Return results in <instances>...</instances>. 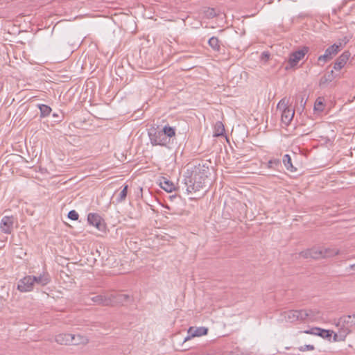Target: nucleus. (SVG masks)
<instances>
[{
  "instance_id": "obj_1",
  "label": "nucleus",
  "mask_w": 355,
  "mask_h": 355,
  "mask_svg": "<svg viewBox=\"0 0 355 355\" xmlns=\"http://www.w3.org/2000/svg\"><path fill=\"white\" fill-rule=\"evenodd\" d=\"M205 178L199 172L192 173L191 175L184 178V184L187 193L196 192L200 191L205 186Z\"/></svg>"
},
{
  "instance_id": "obj_2",
  "label": "nucleus",
  "mask_w": 355,
  "mask_h": 355,
  "mask_svg": "<svg viewBox=\"0 0 355 355\" xmlns=\"http://www.w3.org/2000/svg\"><path fill=\"white\" fill-rule=\"evenodd\" d=\"M288 104L289 100L286 98H283L279 101L277 106V109L282 112V121L286 125H288L291 123L295 114L294 110L289 107Z\"/></svg>"
},
{
  "instance_id": "obj_3",
  "label": "nucleus",
  "mask_w": 355,
  "mask_h": 355,
  "mask_svg": "<svg viewBox=\"0 0 355 355\" xmlns=\"http://www.w3.org/2000/svg\"><path fill=\"white\" fill-rule=\"evenodd\" d=\"M341 48V42H339L338 44H334L333 45L327 48L325 50L324 53L318 57V64H323L326 63L327 61L332 59L333 57L335 56L340 51Z\"/></svg>"
},
{
  "instance_id": "obj_4",
  "label": "nucleus",
  "mask_w": 355,
  "mask_h": 355,
  "mask_svg": "<svg viewBox=\"0 0 355 355\" xmlns=\"http://www.w3.org/2000/svg\"><path fill=\"white\" fill-rule=\"evenodd\" d=\"M305 315L306 313L302 312V310H288L281 313V316L283 318L282 320L288 322H294L298 320L303 321Z\"/></svg>"
},
{
  "instance_id": "obj_5",
  "label": "nucleus",
  "mask_w": 355,
  "mask_h": 355,
  "mask_svg": "<svg viewBox=\"0 0 355 355\" xmlns=\"http://www.w3.org/2000/svg\"><path fill=\"white\" fill-rule=\"evenodd\" d=\"M35 276L27 275L19 279L17 284V289L22 293L32 291L34 288Z\"/></svg>"
},
{
  "instance_id": "obj_6",
  "label": "nucleus",
  "mask_w": 355,
  "mask_h": 355,
  "mask_svg": "<svg viewBox=\"0 0 355 355\" xmlns=\"http://www.w3.org/2000/svg\"><path fill=\"white\" fill-rule=\"evenodd\" d=\"M87 300V303L91 301L95 305L105 306H111L112 302L111 297H109V293L89 296Z\"/></svg>"
},
{
  "instance_id": "obj_7",
  "label": "nucleus",
  "mask_w": 355,
  "mask_h": 355,
  "mask_svg": "<svg viewBox=\"0 0 355 355\" xmlns=\"http://www.w3.org/2000/svg\"><path fill=\"white\" fill-rule=\"evenodd\" d=\"M149 137L153 146H166L169 142L162 130L149 132Z\"/></svg>"
},
{
  "instance_id": "obj_8",
  "label": "nucleus",
  "mask_w": 355,
  "mask_h": 355,
  "mask_svg": "<svg viewBox=\"0 0 355 355\" xmlns=\"http://www.w3.org/2000/svg\"><path fill=\"white\" fill-rule=\"evenodd\" d=\"M309 47L304 46L301 49L291 53L288 58V64L291 67H293L297 64L304 55L309 52Z\"/></svg>"
},
{
  "instance_id": "obj_9",
  "label": "nucleus",
  "mask_w": 355,
  "mask_h": 355,
  "mask_svg": "<svg viewBox=\"0 0 355 355\" xmlns=\"http://www.w3.org/2000/svg\"><path fill=\"white\" fill-rule=\"evenodd\" d=\"M15 219L13 216H3L0 223V229L5 234H10L14 227Z\"/></svg>"
},
{
  "instance_id": "obj_10",
  "label": "nucleus",
  "mask_w": 355,
  "mask_h": 355,
  "mask_svg": "<svg viewBox=\"0 0 355 355\" xmlns=\"http://www.w3.org/2000/svg\"><path fill=\"white\" fill-rule=\"evenodd\" d=\"M208 332V329L205 327H191L189 328L187 331V336L185 337L184 339L183 343L187 342V340L194 338V337H198L207 335Z\"/></svg>"
},
{
  "instance_id": "obj_11",
  "label": "nucleus",
  "mask_w": 355,
  "mask_h": 355,
  "mask_svg": "<svg viewBox=\"0 0 355 355\" xmlns=\"http://www.w3.org/2000/svg\"><path fill=\"white\" fill-rule=\"evenodd\" d=\"M302 257L305 259L311 258L313 259H322V253L321 247H313L311 249H307L302 251L300 254Z\"/></svg>"
},
{
  "instance_id": "obj_12",
  "label": "nucleus",
  "mask_w": 355,
  "mask_h": 355,
  "mask_svg": "<svg viewBox=\"0 0 355 355\" xmlns=\"http://www.w3.org/2000/svg\"><path fill=\"white\" fill-rule=\"evenodd\" d=\"M87 221L89 225H93L98 230H102L104 227L102 218L98 214L89 213L87 216Z\"/></svg>"
},
{
  "instance_id": "obj_13",
  "label": "nucleus",
  "mask_w": 355,
  "mask_h": 355,
  "mask_svg": "<svg viewBox=\"0 0 355 355\" xmlns=\"http://www.w3.org/2000/svg\"><path fill=\"white\" fill-rule=\"evenodd\" d=\"M109 297H111V300L112 301L111 306H114L115 304H123L128 302L130 298V296L128 294L116 293H109Z\"/></svg>"
},
{
  "instance_id": "obj_14",
  "label": "nucleus",
  "mask_w": 355,
  "mask_h": 355,
  "mask_svg": "<svg viewBox=\"0 0 355 355\" xmlns=\"http://www.w3.org/2000/svg\"><path fill=\"white\" fill-rule=\"evenodd\" d=\"M349 57L350 53L348 51H345L336 60L334 65V69L335 70H340L345 67Z\"/></svg>"
},
{
  "instance_id": "obj_15",
  "label": "nucleus",
  "mask_w": 355,
  "mask_h": 355,
  "mask_svg": "<svg viewBox=\"0 0 355 355\" xmlns=\"http://www.w3.org/2000/svg\"><path fill=\"white\" fill-rule=\"evenodd\" d=\"M159 182L160 187L168 193L175 190V186L173 182L164 177H161L159 180Z\"/></svg>"
},
{
  "instance_id": "obj_16",
  "label": "nucleus",
  "mask_w": 355,
  "mask_h": 355,
  "mask_svg": "<svg viewBox=\"0 0 355 355\" xmlns=\"http://www.w3.org/2000/svg\"><path fill=\"white\" fill-rule=\"evenodd\" d=\"M322 259L334 257L340 253V250L336 248L321 247Z\"/></svg>"
},
{
  "instance_id": "obj_17",
  "label": "nucleus",
  "mask_w": 355,
  "mask_h": 355,
  "mask_svg": "<svg viewBox=\"0 0 355 355\" xmlns=\"http://www.w3.org/2000/svg\"><path fill=\"white\" fill-rule=\"evenodd\" d=\"M50 282V275L47 272H43L39 276H35V281H34V285L37 284L42 286H44L47 285Z\"/></svg>"
},
{
  "instance_id": "obj_18",
  "label": "nucleus",
  "mask_w": 355,
  "mask_h": 355,
  "mask_svg": "<svg viewBox=\"0 0 355 355\" xmlns=\"http://www.w3.org/2000/svg\"><path fill=\"white\" fill-rule=\"evenodd\" d=\"M302 312L306 313L304 320L309 319L311 320H318L321 318V313L319 310L315 309H302Z\"/></svg>"
},
{
  "instance_id": "obj_19",
  "label": "nucleus",
  "mask_w": 355,
  "mask_h": 355,
  "mask_svg": "<svg viewBox=\"0 0 355 355\" xmlns=\"http://www.w3.org/2000/svg\"><path fill=\"white\" fill-rule=\"evenodd\" d=\"M71 345H86L88 343L89 340L87 337L81 336V335H75V334H71Z\"/></svg>"
},
{
  "instance_id": "obj_20",
  "label": "nucleus",
  "mask_w": 355,
  "mask_h": 355,
  "mask_svg": "<svg viewBox=\"0 0 355 355\" xmlns=\"http://www.w3.org/2000/svg\"><path fill=\"white\" fill-rule=\"evenodd\" d=\"M71 339L69 334H60L55 338V342L60 345H71Z\"/></svg>"
},
{
  "instance_id": "obj_21",
  "label": "nucleus",
  "mask_w": 355,
  "mask_h": 355,
  "mask_svg": "<svg viewBox=\"0 0 355 355\" xmlns=\"http://www.w3.org/2000/svg\"><path fill=\"white\" fill-rule=\"evenodd\" d=\"M341 327L339 329L338 335L335 334L334 335V340H336V338L338 336L340 337V340H343L350 332H351V328L349 325L346 326L345 324H342L340 325Z\"/></svg>"
},
{
  "instance_id": "obj_22",
  "label": "nucleus",
  "mask_w": 355,
  "mask_h": 355,
  "mask_svg": "<svg viewBox=\"0 0 355 355\" xmlns=\"http://www.w3.org/2000/svg\"><path fill=\"white\" fill-rule=\"evenodd\" d=\"M282 162L288 171H289L290 172H295L296 171L297 169L292 164L291 158L289 155H288V154L284 155L283 157Z\"/></svg>"
},
{
  "instance_id": "obj_23",
  "label": "nucleus",
  "mask_w": 355,
  "mask_h": 355,
  "mask_svg": "<svg viewBox=\"0 0 355 355\" xmlns=\"http://www.w3.org/2000/svg\"><path fill=\"white\" fill-rule=\"evenodd\" d=\"M342 324H346V326L349 325L350 327V328H352V327L353 325H355V322H354V318H353V315H345L343 317H342L338 323V326Z\"/></svg>"
},
{
  "instance_id": "obj_24",
  "label": "nucleus",
  "mask_w": 355,
  "mask_h": 355,
  "mask_svg": "<svg viewBox=\"0 0 355 355\" xmlns=\"http://www.w3.org/2000/svg\"><path fill=\"white\" fill-rule=\"evenodd\" d=\"M225 132L224 125L221 121H216L214 125V136L219 137L223 135Z\"/></svg>"
},
{
  "instance_id": "obj_25",
  "label": "nucleus",
  "mask_w": 355,
  "mask_h": 355,
  "mask_svg": "<svg viewBox=\"0 0 355 355\" xmlns=\"http://www.w3.org/2000/svg\"><path fill=\"white\" fill-rule=\"evenodd\" d=\"M208 44L209 46L215 51H219L220 49V45L219 40L216 37H211L209 41Z\"/></svg>"
},
{
  "instance_id": "obj_26",
  "label": "nucleus",
  "mask_w": 355,
  "mask_h": 355,
  "mask_svg": "<svg viewBox=\"0 0 355 355\" xmlns=\"http://www.w3.org/2000/svg\"><path fill=\"white\" fill-rule=\"evenodd\" d=\"M40 111V117L44 118L48 116L51 112V108L44 104H39L37 105Z\"/></svg>"
},
{
  "instance_id": "obj_27",
  "label": "nucleus",
  "mask_w": 355,
  "mask_h": 355,
  "mask_svg": "<svg viewBox=\"0 0 355 355\" xmlns=\"http://www.w3.org/2000/svg\"><path fill=\"white\" fill-rule=\"evenodd\" d=\"M162 131L163 132V133H164L166 138H167L168 141L170 140V138L174 137L175 135V129L168 125H165L162 130Z\"/></svg>"
},
{
  "instance_id": "obj_28",
  "label": "nucleus",
  "mask_w": 355,
  "mask_h": 355,
  "mask_svg": "<svg viewBox=\"0 0 355 355\" xmlns=\"http://www.w3.org/2000/svg\"><path fill=\"white\" fill-rule=\"evenodd\" d=\"M281 164V162L279 159L274 158L268 161L267 167L269 168L277 169Z\"/></svg>"
},
{
  "instance_id": "obj_29",
  "label": "nucleus",
  "mask_w": 355,
  "mask_h": 355,
  "mask_svg": "<svg viewBox=\"0 0 355 355\" xmlns=\"http://www.w3.org/2000/svg\"><path fill=\"white\" fill-rule=\"evenodd\" d=\"M128 188V185H125L123 189H122V191L119 194V196H118V197L116 198V202L118 203H120V202H121L125 200V199L126 198V196H127Z\"/></svg>"
},
{
  "instance_id": "obj_30",
  "label": "nucleus",
  "mask_w": 355,
  "mask_h": 355,
  "mask_svg": "<svg viewBox=\"0 0 355 355\" xmlns=\"http://www.w3.org/2000/svg\"><path fill=\"white\" fill-rule=\"evenodd\" d=\"M332 333V331L325 330L320 328L318 336L324 338H327L331 336Z\"/></svg>"
},
{
  "instance_id": "obj_31",
  "label": "nucleus",
  "mask_w": 355,
  "mask_h": 355,
  "mask_svg": "<svg viewBox=\"0 0 355 355\" xmlns=\"http://www.w3.org/2000/svg\"><path fill=\"white\" fill-rule=\"evenodd\" d=\"M319 331H320V328L319 327H313V328H311V329H310L309 330H305V331H304L302 332L304 333V334H311V335L318 336Z\"/></svg>"
},
{
  "instance_id": "obj_32",
  "label": "nucleus",
  "mask_w": 355,
  "mask_h": 355,
  "mask_svg": "<svg viewBox=\"0 0 355 355\" xmlns=\"http://www.w3.org/2000/svg\"><path fill=\"white\" fill-rule=\"evenodd\" d=\"M79 215L78 212L75 210H71L68 213V218L72 220H76L78 219Z\"/></svg>"
},
{
  "instance_id": "obj_33",
  "label": "nucleus",
  "mask_w": 355,
  "mask_h": 355,
  "mask_svg": "<svg viewBox=\"0 0 355 355\" xmlns=\"http://www.w3.org/2000/svg\"><path fill=\"white\" fill-rule=\"evenodd\" d=\"M298 349L300 352H305V351H313L315 349V347L313 345H304L303 346H300Z\"/></svg>"
},
{
  "instance_id": "obj_34",
  "label": "nucleus",
  "mask_w": 355,
  "mask_h": 355,
  "mask_svg": "<svg viewBox=\"0 0 355 355\" xmlns=\"http://www.w3.org/2000/svg\"><path fill=\"white\" fill-rule=\"evenodd\" d=\"M205 12L206 16L209 18H213L216 15V12L215 9L211 8H208Z\"/></svg>"
},
{
  "instance_id": "obj_35",
  "label": "nucleus",
  "mask_w": 355,
  "mask_h": 355,
  "mask_svg": "<svg viewBox=\"0 0 355 355\" xmlns=\"http://www.w3.org/2000/svg\"><path fill=\"white\" fill-rule=\"evenodd\" d=\"M324 105L321 101L317 100L314 105L315 111L321 112L323 110Z\"/></svg>"
},
{
  "instance_id": "obj_36",
  "label": "nucleus",
  "mask_w": 355,
  "mask_h": 355,
  "mask_svg": "<svg viewBox=\"0 0 355 355\" xmlns=\"http://www.w3.org/2000/svg\"><path fill=\"white\" fill-rule=\"evenodd\" d=\"M329 80H331V79L330 78H327L326 77H323V78H321V80L320 81V85L324 84L325 83H327Z\"/></svg>"
},
{
  "instance_id": "obj_37",
  "label": "nucleus",
  "mask_w": 355,
  "mask_h": 355,
  "mask_svg": "<svg viewBox=\"0 0 355 355\" xmlns=\"http://www.w3.org/2000/svg\"><path fill=\"white\" fill-rule=\"evenodd\" d=\"M262 57L265 58L266 60H267L269 58V54L268 53H266V52H263L262 53Z\"/></svg>"
},
{
  "instance_id": "obj_38",
  "label": "nucleus",
  "mask_w": 355,
  "mask_h": 355,
  "mask_svg": "<svg viewBox=\"0 0 355 355\" xmlns=\"http://www.w3.org/2000/svg\"><path fill=\"white\" fill-rule=\"evenodd\" d=\"M227 355H243L241 354H240L239 352H230L229 354Z\"/></svg>"
},
{
  "instance_id": "obj_39",
  "label": "nucleus",
  "mask_w": 355,
  "mask_h": 355,
  "mask_svg": "<svg viewBox=\"0 0 355 355\" xmlns=\"http://www.w3.org/2000/svg\"><path fill=\"white\" fill-rule=\"evenodd\" d=\"M350 268L355 270V263L350 266Z\"/></svg>"
},
{
  "instance_id": "obj_40",
  "label": "nucleus",
  "mask_w": 355,
  "mask_h": 355,
  "mask_svg": "<svg viewBox=\"0 0 355 355\" xmlns=\"http://www.w3.org/2000/svg\"><path fill=\"white\" fill-rule=\"evenodd\" d=\"M53 117H58V115L55 113L53 114Z\"/></svg>"
},
{
  "instance_id": "obj_41",
  "label": "nucleus",
  "mask_w": 355,
  "mask_h": 355,
  "mask_svg": "<svg viewBox=\"0 0 355 355\" xmlns=\"http://www.w3.org/2000/svg\"><path fill=\"white\" fill-rule=\"evenodd\" d=\"M353 318H354V322H355V314L353 315Z\"/></svg>"
}]
</instances>
